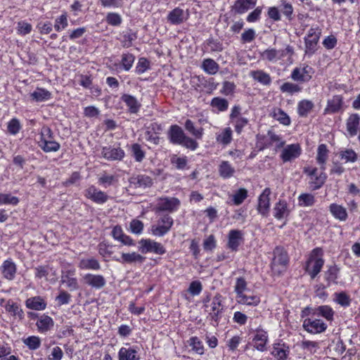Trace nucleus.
I'll return each instance as SVG.
<instances>
[{
    "mask_svg": "<svg viewBox=\"0 0 360 360\" xmlns=\"http://www.w3.org/2000/svg\"><path fill=\"white\" fill-rule=\"evenodd\" d=\"M139 251L142 254L153 252L157 255H164L166 250L164 246L158 242L151 239H141L139 241Z\"/></svg>",
    "mask_w": 360,
    "mask_h": 360,
    "instance_id": "obj_4",
    "label": "nucleus"
},
{
    "mask_svg": "<svg viewBox=\"0 0 360 360\" xmlns=\"http://www.w3.org/2000/svg\"><path fill=\"white\" fill-rule=\"evenodd\" d=\"M185 129L192 136H195L198 139H201L203 134V129L200 127L196 129L194 126V123L191 120H186L184 124Z\"/></svg>",
    "mask_w": 360,
    "mask_h": 360,
    "instance_id": "obj_46",
    "label": "nucleus"
},
{
    "mask_svg": "<svg viewBox=\"0 0 360 360\" xmlns=\"http://www.w3.org/2000/svg\"><path fill=\"white\" fill-rule=\"evenodd\" d=\"M340 155L346 162H354L357 160V154L352 149L341 151Z\"/></svg>",
    "mask_w": 360,
    "mask_h": 360,
    "instance_id": "obj_64",
    "label": "nucleus"
},
{
    "mask_svg": "<svg viewBox=\"0 0 360 360\" xmlns=\"http://www.w3.org/2000/svg\"><path fill=\"white\" fill-rule=\"evenodd\" d=\"M18 202L19 200L17 197L13 196L11 194L0 193V205L3 204L16 205Z\"/></svg>",
    "mask_w": 360,
    "mask_h": 360,
    "instance_id": "obj_59",
    "label": "nucleus"
},
{
    "mask_svg": "<svg viewBox=\"0 0 360 360\" xmlns=\"http://www.w3.org/2000/svg\"><path fill=\"white\" fill-rule=\"evenodd\" d=\"M188 11H184L179 7L174 8L172 11L169 12L167 20V22L174 25H178L182 24L188 18Z\"/></svg>",
    "mask_w": 360,
    "mask_h": 360,
    "instance_id": "obj_13",
    "label": "nucleus"
},
{
    "mask_svg": "<svg viewBox=\"0 0 360 360\" xmlns=\"http://www.w3.org/2000/svg\"><path fill=\"white\" fill-rule=\"evenodd\" d=\"M360 123V116L358 114H352L347 120V131L350 136H354L358 131Z\"/></svg>",
    "mask_w": 360,
    "mask_h": 360,
    "instance_id": "obj_26",
    "label": "nucleus"
},
{
    "mask_svg": "<svg viewBox=\"0 0 360 360\" xmlns=\"http://www.w3.org/2000/svg\"><path fill=\"white\" fill-rule=\"evenodd\" d=\"M321 34V30L316 26L311 27L305 38V53L307 54H313L316 50V46Z\"/></svg>",
    "mask_w": 360,
    "mask_h": 360,
    "instance_id": "obj_6",
    "label": "nucleus"
},
{
    "mask_svg": "<svg viewBox=\"0 0 360 360\" xmlns=\"http://www.w3.org/2000/svg\"><path fill=\"white\" fill-rule=\"evenodd\" d=\"M271 189L266 188L262 194L259 195L258 199L257 210L263 216H266L270 207V198Z\"/></svg>",
    "mask_w": 360,
    "mask_h": 360,
    "instance_id": "obj_19",
    "label": "nucleus"
},
{
    "mask_svg": "<svg viewBox=\"0 0 360 360\" xmlns=\"http://www.w3.org/2000/svg\"><path fill=\"white\" fill-rule=\"evenodd\" d=\"M247 288V282L245 279L243 277H239L236 279V283L235 285V292L236 293V298H238L240 295H242L243 292Z\"/></svg>",
    "mask_w": 360,
    "mask_h": 360,
    "instance_id": "obj_63",
    "label": "nucleus"
},
{
    "mask_svg": "<svg viewBox=\"0 0 360 360\" xmlns=\"http://www.w3.org/2000/svg\"><path fill=\"white\" fill-rule=\"evenodd\" d=\"M250 75L255 80L264 85H269L271 82L270 75L262 70L252 71Z\"/></svg>",
    "mask_w": 360,
    "mask_h": 360,
    "instance_id": "obj_42",
    "label": "nucleus"
},
{
    "mask_svg": "<svg viewBox=\"0 0 360 360\" xmlns=\"http://www.w3.org/2000/svg\"><path fill=\"white\" fill-rule=\"evenodd\" d=\"M235 127V131L240 134L243 128L248 124V120L246 117H240L231 121Z\"/></svg>",
    "mask_w": 360,
    "mask_h": 360,
    "instance_id": "obj_62",
    "label": "nucleus"
},
{
    "mask_svg": "<svg viewBox=\"0 0 360 360\" xmlns=\"http://www.w3.org/2000/svg\"><path fill=\"white\" fill-rule=\"evenodd\" d=\"M188 342L192 349L197 354H202L204 353V347L198 337H191Z\"/></svg>",
    "mask_w": 360,
    "mask_h": 360,
    "instance_id": "obj_54",
    "label": "nucleus"
},
{
    "mask_svg": "<svg viewBox=\"0 0 360 360\" xmlns=\"http://www.w3.org/2000/svg\"><path fill=\"white\" fill-rule=\"evenodd\" d=\"M129 183L131 188L146 189L153 185V180L146 174H134L129 179Z\"/></svg>",
    "mask_w": 360,
    "mask_h": 360,
    "instance_id": "obj_9",
    "label": "nucleus"
},
{
    "mask_svg": "<svg viewBox=\"0 0 360 360\" xmlns=\"http://www.w3.org/2000/svg\"><path fill=\"white\" fill-rule=\"evenodd\" d=\"M211 106L217 108L219 111H225L228 109L229 102L226 99L220 98V97H214L212 99Z\"/></svg>",
    "mask_w": 360,
    "mask_h": 360,
    "instance_id": "obj_50",
    "label": "nucleus"
},
{
    "mask_svg": "<svg viewBox=\"0 0 360 360\" xmlns=\"http://www.w3.org/2000/svg\"><path fill=\"white\" fill-rule=\"evenodd\" d=\"M231 139L232 131L230 128H226L223 132L217 137V141L224 145H227L231 143Z\"/></svg>",
    "mask_w": 360,
    "mask_h": 360,
    "instance_id": "obj_60",
    "label": "nucleus"
},
{
    "mask_svg": "<svg viewBox=\"0 0 360 360\" xmlns=\"http://www.w3.org/2000/svg\"><path fill=\"white\" fill-rule=\"evenodd\" d=\"M314 105L309 100H302L297 105V112L300 117H306L313 109Z\"/></svg>",
    "mask_w": 360,
    "mask_h": 360,
    "instance_id": "obj_39",
    "label": "nucleus"
},
{
    "mask_svg": "<svg viewBox=\"0 0 360 360\" xmlns=\"http://www.w3.org/2000/svg\"><path fill=\"white\" fill-rule=\"evenodd\" d=\"M135 56L130 53H124L122 55L121 64L125 71H129L134 63Z\"/></svg>",
    "mask_w": 360,
    "mask_h": 360,
    "instance_id": "obj_49",
    "label": "nucleus"
},
{
    "mask_svg": "<svg viewBox=\"0 0 360 360\" xmlns=\"http://www.w3.org/2000/svg\"><path fill=\"white\" fill-rule=\"evenodd\" d=\"M314 70L311 67L304 65L302 68H295L291 73V78L295 82L305 83L311 79Z\"/></svg>",
    "mask_w": 360,
    "mask_h": 360,
    "instance_id": "obj_10",
    "label": "nucleus"
},
{
    "mask_svg": "<svg viewBox=\"0 0 360 360\" xmlns=\"http://www.w3.org/2000/svg\"><path fill=\"white\" fill-rule=\"evenodd\" d=\"M274 257L271 269L275 274H281L288 264L289 259L286 251L282 247H276L274 251Z\"/></svg>",
    "mask_w": 360,
    "mask_h": 360,
    "instance_id": "obj_3",
    "label": "nucleus"
},
{
    "mask_svg": "<svg viewBox=\"0 0 360 360\" xmlns=\"http://www.w3.org/2000/svg\"><path fill=\"white\" fill-rule=\"evenodd\" d=\"M112 259L122 264L143 263L146 257L141 255L133 252L131 253H122L121 257L114 256Z\"/></svg>",
    "mask_w": 360,
    "mask_h": 360,
    "instance_id": "obj_17",
    "label": "nucleus"
},
{
    "mask_svg": "<svg viewBox=\"0 0 360 360\" xmlns=\"http://www.w3.org/2000/svg\"><path fill=\"white\" fill-rule=\"evenodd\" d=\"M290 353L289 347L285 343H275L271 354L278 360H286Z\"/></svg>",
    "mask_w": 360,
    "mask_h": 360,
    "instance_id": "obj_24",
    "label": "nucleus"
},
{
    "mask_svg": "<svg viewBox=\"0 0 360 360\" xmlns=\"http://www.w3.org/2000/svg\"><path fill=\"white\" fill-rule=\"evenodd\" d=\"M131 153L136 162H141L145 158V152L139 143H134L131 146Z\"/></svg>",
    "mask_w": 360,
    "mask_h": 360,
    "instance_id": "obj_61",
    "label": "nucleus"
},
{
    "mask_svg": "<svg viewBox=\"0 0 360 360\" xmlns=\"http://www.w3.org/2000/svg\"><path fill=\"white\" fill-rule=\"evenodd\" d=\"M180 205V201L176 198H160L157 207L155 212H173L176 211Z\"/></svg>",
    "mask_w": 360,
    "mask_h": 360,
    "instance_id": "obj_11",
    "label": "nucleus"
},
{
    "mask_svg": "<svg viewBox=\"0 0 360 360\" xmlns=\"http://www.w3.org/2000/svg\"><path fill=\"white\" fill-rule=\"evenodd\" d=\"M243 233L240 230L232 229L228 234L227 248L233 252H236L238 247L243 242Z\"/></svg>",
    "mask_w": 360,
    "mask_h": 360,
    "instance_id": "obj_14",
    "label": "nucleus"
},
{
    "mask_svg": "<svg viewBox=\"0 0 360 360\" xmlns=\"http://www.w3.org/2000/svg\"><path fill=\"white\" fill-rule=\"evenodd\" d=\"M202 68L209 75H215L218 72L219 66L213 59L207 58L203 60Z\"/></svg>",
    "mask_w": 360,
    "mask_h": 360,
    "instance_id": "obj_40",
    "label": "nucleus"
},
{
    "mask_svg": "<svg viewBox=\"0 0 360 360\" xmlns=\"http://www.w3.org/2000/svg\"><path fill=\"white\" fill-rule=\"evenodd\" d=\"M329 211L336 219L341 221H345L347 219L348 214L347 210L340 205L336 203L330 204L329 206Z\"/></svg>",
    "mask_w": 360,
    "mask_h": 360,
    "instance_id": "obj_28",
    "label": "nucleus"
},
{
    "mask_svg": "<svg viewBox=\"0 0 360 360\" xmlns=\"http://www.w3.org/2000/svg\"><path fill=\"white\" fill-rule=\"evenodd\" d=\"M334 295L335 302H337L340 306L347 307L350 305L351 298L345 292L342 291L340 292H335Z\"/></svg>",
    "mask_w": 360,
    "mask_h": 360,
    "instance_id": "obj_47",
    "label": "nucleus"
},
{
    "mask_svg": "<svg viewBox=\"0 0 360 360\" xmlns=\"http://www.w3.org/2000/svg\"><path fill=\"white\" fill-rule=\"evenodd\" d=\"M281 11L285 16L288 20L293 19V7L290 3L287 2L285 0L281 1Z\"/></svg>",
    "mask_w": 360,
    "mask_h": 360,
    "instance_id": "obj_51",
    "label": "nucleus"
},
{
    "mask_svg": "<svg viewBox=\"0 0 360 360\" xmlns=\"http://www.w3.org/2000/svg\"><path fill=\"white\" fill-rule=\"evenodd\" d=\"M302 153V149L298 143L290 144L285 146L280 155L283 162H290L297 158Z\"/></svg>",
    "mask_w": 360,
    "mask_h": 360,
    "instance_id": "obj_12",
    "label": "nucleus"
},
{
    "mask_svg": "<svg viewBox=\"0 0 360 360\" xmlns=\"http://www.w3.org/2000/svg\"><path fill=\"white\" fill-rule=\"evenodd\" d=\"M340 272V269L337 266V265L333 264L329 266L328 270L325 272V278L328 282V285L330 283H333L337 284V279L338 278V274Z\"/></svg>",
    "mask_w": 360,
    "mask_h": 360,
    "instance_id": "obj_43",
    "label": "nucleus"
},
{
    "mask_svg": "<svg viewBox=\"0 0 360 360\" xmlns=\"http://www.w3.org/2000/svg\"><path fill=\"white\" fill-rule=\"evenodd\" d=\"M342 103L343 99L342 96H334L331 99L328 101L327 108L325 110L331 113H335L340 110Z\"/></svg>",
    "mask_w": 360,
    "mask_h": 360,
    "instance_id": "obj_33",
    "label": "nucleus"
},
{
    "mask_svg": "<svg viewBox=\"0 0 360 360\" xmlns=\"http://www.w3.org/2000/svg\"><path fill=\"white\" fill-rule=\"evenodd\" d=\"M30 96L36 102H43L51 98V93L45 89L37 87Z\"/></svg>",
    "mask_w": 360,
    "mask_h": 360,
    "instance_id": "obj_35",
    "label": "nucleus"
},
{
    "mask_svg": "<svg viewBox=\"0 0 360 360\" xmlns=\"http://www.w3.org/2000/svg\"><path fill=\"white\" fill-rule=\"evenodd\" d=\"M222 296L217 293L212 299V312L207 316L211 321V324L214 326H217L221 314L224 311L222 305Z\"/></svg>",
    "mask_w": 360,
    "mask_h": 360,
    "instance_id": "obj_5",
    "label": "nucleus"
},
{
    "mask_svg": "<svg viewBox=\"0 0 360 360\" xmlns=\"http://www.w3.org/2000/svg\"><path fill=\"white\" fill-rule=\"evenodd\" d=\"M158 224L157 226H151V233L154 236H163L165 235L172 228L174 221L173 219L169 214L162 215L158 220Z\"/></svg>",
    "mask_w": 360,
    "mask_h": 360,
    "instance_id": "obj_8",
    "label": "nucleus"
},
{
    "mask_svg": "<svg viewBox=\"0 0 360 360\" xmlns=\"http://www.w3.org/2000/svg\"><path fill=\"white\" fill-rule=\"evenodd\" d=\"M274 217L281 220L287 218L290 214L288 204L285 200H279L274 207Z\"/></svg>",
    "mask_w": 360,
    "mask_h": 360,
    "instance_id": "obj_21",
    "label": "nucleus"
},
{
    "mask_svg": "<svg viewBox=\"0 0 360 360\" xmlns=\"http://www.w3.org/2000/svg\"><path fill=\"white\" fill-rule=\"evenodd\" d=\"M237 302L248 306H257L260 303V297L257 295H247L243 294L237 298Z\"/></svg>",
    "mask_w": 360,
    "mask_h": 360,
    "instance_id": "obj_38",
    "label": "nucleus"
},
{
    "mask_svg": "<svg viewBox=\"0 0 360 360\" xmlns=\"http://www.w3.org/2000/svg\"><path fill=\"white\" fill-rule=\"evenodd\" d=\"M256 3L257 0H236L232 9L236 13L243 14L253 8Z\"/></svg>",
    "mask_w": 360,
    "mask_h": 360,
    "instance_id": "obj_25",
    "label": "nucleus"
},
{
    "mask_svg": "<svg viewBox=\"0 0 360 360\" xmlns=\"http://www.w3.org/2000/svg\"><path fill=\"white\" fill-rule=\"evenodd\" d=\"M328 150L326 144H321L318 147L316 161L321 165V168L322 170L326 169L325 165L328 157Z\"/></svg>",
    "mask_w": 360,
    "mask_h": 360,
    "instance_id": "obj_37",
    "label": "nucleus"
},
{
    "mask_svg": "<svg viewBox=\"0 0 360 360\" xmlns=\"http://www.w3.org/2000/svg\"><path fill=\"white\" fill-rule=\"evenodd\" d=\"M117 181V178L115 175L109 174L107 172H103L98 178V183L99 185L104 188H107L113 185Z\"/></svg>",
    "mask_w": 360,
    "mask_h": 360,
    "instance_id": "obj_41",
    "label": "nucleus"
},
{
    "mask_svg": "<svg viewBox=\"0 0 360 360\" xmlns=\"http://www.w3.org/2000/svg\"><path fill=\"white\" fill-rule=\"evenodd\" d=\"M235 169L228 161H221L218 167V172L223 179H229L235 174Z\"/></svg>",
    "mask_w": 360,
    "mask_h": 360,
    "instance_id": "obj_32",
    "label": "nucleus"
},
{
    "mask_svg": "<svg viewBox=\"0 0 360 360\" xmlns=\"http://www.w3.org/2000/svg\"><path fill=\"white\" fill-rule=\"evenodd\" d=\"M149 68L150 61L146 58L141 57L139 59L136 66L135 72L138 75H141Z\"/></svg>",
    "mask_w": 360,
    "mask_h": 360,
    "instance_id": "obj_57",
    "label": "nucleus"
},
{
    "mask_svg": "<svg viewBox=\"0 0 360 360\" xmlns=\"http://www.w3.org/2000/svg\"><path fill=\"white\" fill-rule=\"evenodd\" d=\"M84 195L92 202L102 205L105 203L110 196L104 191L97 188L94 185H91L84 191Z\"/></svg>",
    "mask_w": 360,
    "mask_h": 360,
    "instance_id": "obj_7",
    "label": "nucleus"
},
{
    "mask_svg": "<svg viewBox=\"0 0 360 360\" xmlns=\"http://www.w3.org/2000/svg\"><path fill=\"white\" fill-rule=\"evenodd\" d=\"M39 146L45 153L56 152L60 148L59 143L53 141V139H49L39 143Z\"/></svg>",
    "mask_w": 360,
    "mask_h": 360,
    "instance_id": "obj_44",
    "label": "nucleus"
},
{
    "mask_svg": "<svg viewBox=\"0 0 360 360\" xmlns=\"http://www.w3.org/2000/svg\"><path fill=\"white\" fill-rule=\"evenodd\" d=\"M312 314L321 316L328 321H331L333 319L334 311L328 305H323L314 308Z\"/></svg>",
    "mask_w": 360,
    "mask_h": 360,
    "instance_id": "obj_36",
    "label": "nucleus"
},
{
    "mask_svg": "<svg viewBox=\"0 0 360 360\" xmlns=\"http://www.w3.org/2000/svg\"><path fill=\"white\" fill-rule=\"evenodd\" d=\"M280 90L283 93H288L290 94H293L301 91L302 87L297 84L287 82H284L280 86Z\"/></svg>",
    "mask_w": 360,
    "mask_h": 360,
    "instance_id": "obj_48",
    "label": "nucleus"
},
{
    "mask_svg": "<svg viewBox=\"0 0 360 360\" xmlns=\"http://www.w3.org/2000/svg\"><path fill=\"white\" fill-rule=\"evenodd\" d=\"M75 274V269H69L62 272L60 283H65L66 286L71 291L76 290L79 288L77 279L73 277Z\"/></svg>",
    "mask_w": 360,
    "mask_h": 360,
    "instance_id": "obj_20",
    "label": "nucleus"
},
{
    "mask_svg": "<svg viewBox=\"0 0 360 360\" xmlns=\"http://www.w3.org/2000/svg\"><path fill=\"white\" fill-rule=\"evenodd\" d=\"M71 297L72 296L68 292L64 290H60L58 295L56 297V302H57L58 306L60 307L69 304L71 301Z\"/></svg>",
    "mask_w": 360,
    "mask_h": 360,
    "instance_id": "obj_55",
    "label": "nucleus"
},
{
    "mask_svg": "<svg viewBox=\"0 0 360 360\" xmlns=\"http://www.w3.org/2000/svg\"><path fill=\"white\" fill-rule=\"evenodd\" d=\"M303 328L312 334L321 333L327 328V325L320 319H306L303 322Z\"/></svg>",
    "mask_w": 360,
    "mask_h": 360,
    "instance_id": "obj_15",
    "label": "nucleus"
},
{
    "mask_svg": "<svg viewBox=\"0 0 360 360\" xmlns=\"http://www.w3.org/2000/svg\"><path fill=\"white\" fill-rule=\"evenodd\" d=\"M297 200L298 205L301 207H311L316 202L315 196L311 193H302Z\"/></svg>",
    "mask_w": 360,
    "mask_h": 360,
    "instance_id": "obj_45",
    "label": "nucleus"
},
{
    "mask_svg": "<svg viewBox=\"0 0 360 360\" xmlns=\"http://www.w3.org/2000/svg\"><path fill=\"white\" fill-rule=\"evenodd\" d=\"M274 117L283 125L288 126L290 124V117L281 108L274 111Z\"/></svg>",
    "mask_w": 360,
    "mask_h": 360,
    "instance_id": "obj_52",
    "label": "nucleus"
},
{
    "mask_svg": "<svg viewBox=\"0 0 360 360\" xmlns=\"http://www.w3.org/2000/svg\"><path fill=\"white\" fill-rule=\"evenodd\" d=\"M121 100L125 103L130 113H137L141 106L137 99L129 94H124L121 96Z\"/></svg>",
    "mask_w": 360,
    "mask_h": 360,
    "instance_id": "obj_27",
    "label": "nucleus"
},
{
    "mask_svg": "<svg viewBox=\"0 0 360 360\" xmlns=\"http://www.w3.org/2000/svg\"><path fill=\"white\" fill-rule=\"evenodd\" d=\"M25 305L28 309L41 311L46 307V303L44 300L40 296H35L28 298L25 301Z\"/></svg>",
    "mask_w": 360,
    "mask_h": 360,
    "instance_id": "obj_29",
    "label": "nucleus"
},
{
    "mask_svg": "<svg viewBox=\"0 0 360 360\" xmlns=\"http://www.w3.org/2000/svg\"><path fill=\"white\" fill-rule=\"evenodd\" d=\"M323 264L324 259L322 258V250L316 248L312 250L307 262L305 270L314 279L319 274Z\"/></svg>",
    "mask_w": 360,
    "mask_h": 360,
    "instance_id": "obj_2",
    "label": "nucleus"
},
{
    "mask_svg": "<svg viewBox=\"0 0 360 360\" xmlns=\"http://www.w3.org/2000/svg\"><path fill=\"white\" fill-rule=\"evenodd\" d=\"M102 156L110 161L122 160L124 157V151L120 147H103L101 151Z\"/></svg>",
    "mask_w": 360,
    "mask_h": 360,
    "instance_id": "obj_18",
    "label": "nucleus"
},
{
    "mask_svg": "<svg viewBox=\"0 0 360 360\" xmlns=\"http://www.w3.org/2000/svg\"><path fill=\"white\" fill-rule=\"evenodd\" d=\"M78 267L80 269H91L97 271L101 269V264L97 259L91 257L81 259L78 264Z\"/></svg>",
    "mask_w": 360,
    "mask_h": 360,
    "instance_id": "obj_34",
    "label": "nucleus"
},
{
    "mask_svg": "<svg viewBox=\"0 0 360 360\" xmlns=\"http://www.w3.org/2000/svg\"><path fill=\"white\" fill-rule=\"evenodd\" d=\"M257 333L253 338L254 347L260 352L266 350V344L268 341V335L266 332L262 329H257Z\"/></svg>",
    "mask_w": 360,
    "mask_h": 360,
    "instance_id": "obj_23",
    "label": "nucleus"
},
{
    "mask_svg": "<svg viewBox=\"0 0 360 360\" xmlns=\"http://www.w3.org/2000/svg\"><path fill=\"white\" fill-rule=\"evenodd\" d=\"M167 136L172 144L181 145L191 150H195L198 147V142L186 136L182 128L177 124L170 126Z\"/></svg>",
    "mask_w": 360,
    "mask_h": 360,
    "instance_id": "obj_1",
    "label": "nucleus"
},
{
    "mask_svg": "<svg viewBox=\"0 0 360 360\" xmlns=\"http://www.w3.org/2000/svg\"><path fill=\"white\" fill-rule=\"evenodd\" d=\"M1 269L6 279L12 281L15 278L17 267L11 259L5 260L1 266Z\"/></svg>",
    "mask_w": 360,
    "mask_h": 360,
    "instance_id": "obj_22",
    "label": "nucleus"
},
{
    "mask_svg": "<svg viewBox=\"0 0 360 360\" xmlns=\"http://www.w3.org/2000/svg\"><path fill=\"white\" fill-rule=\"evenodd\" d=\"M84 283L95 289H101L105 285L106 281L100 274H86L83 276Z\"/></svg>",
    "mask_w": 360,
    "mask_h": 360,
    "instance_id": "obj_16",
    "label": "nucleus"
},
{
    "mask_svg": "<svg viewBox=\"0 0 360 360\" xmlns=\"http://www.w3.org/2000/svg\"><path fill=\"white\" fill-rule=\"evenodd\" d=\"M23 343L31 350H36L41 346V339L37 336H29L23 340Z\"/></svg>",
    "mask_w": 360,
    "mask_h": 360,
    "instance_id": "obj_53",
    "label": "nucleus"
},
{
    "mask_svg": "<svg viewBox=\"0 0 360 360\" xmlns=\"http://www.w3.org/2000/svg\"><path fill=\"white\" fill-rule=\"evenodd\" d=\"M37 329L41 333L50 330L54 326L53 320L48 315L43 314L41 316L36 323Z\"/></svg>",
    "mask_w": 360,
    "mask_h": 360,
    "instance_id": "obj_30",
    "label": "nucleus"
},
{
    "mask_svg": "<svg viewBox=\"0 0 360 360\" xmlns=\"http://www.w3.org/2000/svg\"><path fill=\"white\" fill-rule=\"evenodd\" d=\"M138 352L134 347H122L118 352V359L121 360H139Z\"/></svg>",
    "mask_w": 360,
    "mask_h": 360,
    "instance_id": "obj_31",
    "label": "nucleus"
},
{
    "mask_svg": "<svg viewBox=\"0 0 360 360\" xmlns=\"http://www.w3.org/2000/svg\"><path fill=\"white\" fill-rule=\"evenodd\" d=\"M68 25V16L66 13L60 15L55 20L54 28L57 32L65 29Z\"/></svg>",
    "mask_w": 360,
    "mask_h": 360,
    "instance_id": "obj_56",
    "label": "nucleus"
},
{
    "mask_svg": "<svg viewBox=\"0 0 360 360\" xmlns=\"http://www.w3.org/2000/svg\"><path fill=\"white\" fill-rule=\"evenodd\" d=\"M247 197L248 191L245 188H241L233 195V202L234 205H239L243 203Z\"/></svg>",
    "mask_w": 360,
    "mask_h": 360,
    "instance_id": "obj_58",
    "label": "nucleus"
}]
</instances>
